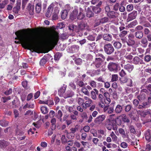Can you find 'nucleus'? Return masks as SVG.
Listing matches in <instances>:
<instances>
[{"label":"nucleus","instance_id":"nucleus-38","mask_svg":"<svg viewBox=\"0 0 151 151\" xmlns=\"http://www.w3.org/2000/svg\"><path fill=\"white\" fill-rule=\"evenodd\" d=\"M23 87L26 90H30L29 87L27 85V81H23L22 83Z\"/></svg>","mask_w":151,"mask_h":151},{"label":"nucleus","instance_id":"nucleus-14","mask_svg":"<svg viewBox=\"0 0 151 151\" xmlns=\"http://www.w3.org/2000/svg\"><path fill=\"white\" fill-rule=\"evenodd\" d=\"M124 68L127 70L129 73H131L134 68V66L133 65L128 63L124 65Z\"/></svg>","mask_w":151,"mask_h":151},{"label":"nucleus","instance_id":"nucleus-3","mask_svg":"<svg viewBox=\"0 0 151 151\" xmlns=\"http://www.w3.org/2000/svg\"><path fill=\"white\" fill-rule=\"evenodd\" d=\"M107 68L110 72H113L114 73H117L120 69V67L119 64L112 62L109 63Z\"/></svg>","mask_w":151,"mask_h":151},{"label":"nucleus","instance_id":"nucleus-8","mask_svg":"<svg viewBox=\"0 0 151 151\" xmlns=\"http://www.w3.org/2000/svg\"><path fill=\"white\" fill-rule=\"evenodd\" d=\"M133 63L135 65L144 64L143 60L138 56L134 57L132 60Z\"/></svg>","mask_w":151,"mask_h":151},{"label":"nucleus","instance_id":"nucleus-19","mask_svg":"<svg viewBox=\"0 0 151 151\" xmlns=\"http://www.w3.org/2000/svg\"><path fill=\"white\" fill-rule=\"evenodd\" d=\"M12 107L13 108H18L20 105V102L17 99L16 100H14L12 102Z\"/></svg>","mask_w":151,"mask_h":151},{"label":"nucleus","instance_id":"nucleus-33","mask_svg":"<svg viewBox=\"0 0 151 151\" xmlns=\"http://www.w3.org/2000/svg\"><path fill=\"white\" fill-rule=\"evenodd\" d=\"M141 42L145 47H146L147 45V40L146 38L143 37L141 40Z\"/></svg>","mask_w":151,"mask_h":151},{"label":"nucleus","instance_id":"nucleus-47","mask_svg":"<svg viewBox=\"0 0 151 151\" xmlns=\"http://www.w3.org/2000/svg\"><path fill=\"white\" fill-rule=\"evenodd\" d=\"M119 76L122 77H123L125 76L127 73L126 71L122 69L119 73Z\"/></svg>","mask_w":151,"mask_h":151},{"label":"nucleus","instance_id":"nucleus-4","mask_svg":"<svg viewBox=\"0 0 151 151\" xmlns=\"http://www.w3.org/2000/svg\"><path fill=\"white\" fill-rule=\"evenodd\" d=\"M104 48L105 52L108 55L112 54L114 51V47L110 43L105 44L104 46Z\"/></svg>","mask_w":151,"mask_h":151},{"label":"nucleus","instance_id":"nucleus-10","mask_svg":"<svg viewBox=\"0 0 151 151\" xmlns=\"http://www.w3.org/2000/svg\"><path fill=\"white\" fill-rule=\"evenodd\" d=\"M107 16L110 19H115L117 17L118 13L114 11H111L106 13Z\"/></svg>","mask_w":151,"mask_h":151},{"label":"nucleus","instance_id":"nucleus-12","mask_svg":"<svg viewBox=\"0 0 151 151\" xmlns=\"http://www.w3.org/2000/svg\"><path fill=\"white\" fill-rule=\"evenodd\" d=\"M50 55L47 54L45 55L43 58L40 60V64L41 65H43L46 63L48 58H49Z\"/></svg>","mask_w":151,"mask_h":151},{"label":"nucleus","instance_id":"nucleus-39","mask_svg":"<svg viewBox=\"0 0 151 151\" xmlns=\"http://www.w3.org/2000/svg\"><path fill=\"white\" fill-rule=\"evenodd\" d=\"M139 19L140 20V23L142 24L144 23H145V22L147 21V18L143 16H140L139 18Z\"/></svg>","mask_w":151,"mask_h":151},{"label":"nucleus","instance_id":"nucleus-21","mask_svg":"<svg viewBox=\"0 0 151 151\" xmlns=\"http://www.w3.org/2000/svg\"><path fill=\"white\" fill-rule=\"evenodd\" d=\"M41 2H39L35 6V11L37 13H39L41 10Z\"/></svg>","mask_w":151,"mask_h":151},{"label":"nucleus","instance_id":"nucleus-22","mask_svg":"<svg viewBox=\"0 0 151 151\" xmlns=\"http://www.w3.org/2000/svg\"><path fill=\"white\" fill-rule=\"evenodd\" d=\"M150 130L148 129L146 131L145 134V136L146 140L149 141H151V136L150 132Z\"/></svg>","mask_w":151,"mask_h":151},{"label":"nucleus","instance_id":"nucleus-58","mask_svg":"<svg viewBox=\"0 0 151 151\" xmlns=\"http://www.w3.org/2000/svg\"><path fill=\"white\" fill-rule=\"evenodd\" d=\"M114 121L116 124L119 125H121L122 124V121L121 120L118 118H117L115 119V120H114Z\"/></svg>","mask_w":151,"mask_h":151},{"label":"nucleus","instance_id":"nucleus-63","mask_svg":"<svg viewBox=\"0 0 151 151\" xmlns=\"http://www.w3.org/2000/svg\"><path fill=\"white\" fill-rule=\"evenodd\" d=\"M130 132L131 133H133L134 134H135L136 131L134 126L132 125H130L129 127Z\"/></svg>","mask_w":151,"mask_h":151},{"label":"nucleus","instance_id":"nucleus-46","mask_svg":"<svg viewBox=\"0 0 151 151\" xmlns=\"http://www.w3.org/2000/svg\"><path fill=\"white\" fill-rule=\"evenodd\" d=\"M127 34V31L126 30H123L120 32L119 34V37H123Z\"/></svg>","mask_w":151,"mask_h":151},{"label":"nucleus","instance_id":"nucleus-34","mask_svg":"<svg viewBox=\"0 0 151 151\" xmlns=\"http://www.w3.org/2000/svg\"><path fill=\"white\" fill-rule=\"evenodd\" d=\"M86 24L84 22H81L78 24V29L79 30H82L85 29Z\"/></svg>","mask_w":151,"mask_h":151},{"label":"nucleus","instance_id":"nucleus-37","mask_svg":"<svg viewBox=\"0 0 151 151\" xmlns=\"http://www.w3.org/2000/svg\"><path fill=\"white\" fill-rule=\"evenodd\" d=\"M148 102H145L143 103L142 107L144 108L147 107L149 105V103H151V97H149L148 98Z\"/></svg>","mask_w":151,"mask_h":151},{"label":"nucleus","instance_id":"nucleus-13","mask_svg":"<svg viewBox=\"0 0 151 151\" xmlns=\"http://www.w3.org/2000/svg\"><path fill=\"white\" fill-rule=\"evenodd\" d=\"M78 14V11L77 10L75 9L71 13L70 18V19L72 20H74L76 19L77 17V15Z\"/></svg>","mask_w":151,"mask_h":151},{"label":"nucleus","instance_id":"nucleus-24","mask_svg":"<svg viewBox=\"0 0 151 151\" xmlns=\"http://www.w3.org/2000/svg\"><path fill=\"white\" fill-rule=\"evenodd\" d=\"M68 11L67 10L65 9L61 12V18L63 19H64L67 17L68 14Z\"/></svg>","mask_w":151,"mask_h":151},{"label":"nucleus","instance_id":"nucleus-6","mask_svg":"<svg viewBox=\"0 0 151 151\" xmlns=\"http://www.w3.org/2000/svg\"><path fill=\"white\" fill-rule=\"evenodd\" d=\"M137 14V12L136 11H133L128 15L127 19V22H129L136 18Z\"/></svg>","mask_w":151,"mask_h":151},{"label":"nucleus","instance_id":"nucleus-59","mask_svg":"<svg viewBox=\"0 0 151 151\" xmlns=\"http://www.w3.org/2000/svg\"><path fill=\"white\" fill-rule=\"evenodd\" d=\"M132 106L131 105H128L125 107V110L126 112H128L131 110L132 108Z\"/></svg>","mask_w":151,"mask_h":151},{"label":"nucleus","instance_id":"nucleus-48","mask_svg":"<svg viewBox=\"0 0 151 151\" xmlns=\"http://www.w3.org/2000/svg\"><path fill=\"white\" fill-rule=\"evenodd\" d=\"M137 24V22L136 20H135L133 21L130 22L128 24V26L129 27H132L134 26H135Z\"/></svg>","mask_w":151,"mask_h":151},{"label":"nucleus","instance_id":"nucleus-60","mask_svg":"<svg viewBox=\"0 0 151 151\" xmlns=\"http://www.w3.org/2000/svg\"><path fill=\"white\" fill-rule=\"evenodd\" d=\"M11 99V97L10 96L8 97H2L1 99V101H3V102L5 103L7 101Z\"/></svg>","mask_w":151,"mask_h":151},{"label":"nucleus","instance_id":"nucleus-1","mask_svg":"<svg viewBox=\"0 0 151 151\" xmlns=\"http://www.w3.org/2000/svg\"><path fill=\"white\" fill-rule=\"evenodd\" d=\"M31 30L30 28L23 29L15 32L17 36L15 40H18L22 42L23 47L32 52H37L39 49V44L42 42L41 37H34V39L30 40L28 39V32Z\"/></svg>","mask_w":151,"mask_h":151},{"label":"nucleus","instance_id":"nucleus-31","mask_svg":"<svg viewBox=\"0 0 151 151\" xmlns=\"http://www.w3.org/2000/svg\"><path fill=\"white\" fill-rule=\"evenodd\" d=\"M131 54L133 55L134 54V53L133 52H132L130 54L127 53L125 56V58L128 60H131L133 58V56Z\"/></svg>","mask_w":151,"mask_h":151},{"label":"nucleus","instance_id":"nucleus-30","mask_svg":"<svg viewBox=\"0 0 151 151\" xmlns=\"http://www.w3.org/2000/svg\"><path fill=\"white\" fill-rule=\"evenodd\" d=\"M115 48L119 49L121 48L122 46V44L121 43L119 42H115L113 44Z\"/></svg>","mask_w":151,"mask_h":151},{"label":"nucleus","instance_id":"nucleus-26","mask_svg":"<svg viewBox=\"0 0 151 151\" xmlns=\"http://www.w3.org/2000/svg\"><path fill=\"white\" fill-rule=\"evenodd\" d=\"M92 9L93 12L96 14L100 13L101 10V8L97 6L93 7Z\"/></svg>","mask_w":151,"mask_h":151},{"label":"nucleus","instance_id":"nucleus-52","mask_svg":"<svg viewBox=\"0 0 151 151\" xmlns=\"http://www.w3.org/2000/svg\"><path fill=\"white\" fill-rule=\"evenodd\" d=\"M137 98L140 101H142L146 98L145 95H138L137 96Z\"/></svg>","mask_w":151,"mask_h":151},{"label":"nucleus","instance_id":"nucleus-43","mask_svg":"<svg viewBox=\"0 0 151 151\" xmlns=\"http://www.w3.org/2000/svg\"><path fill=\"white\" fill-rule=\"evenodd\" d=\"M8 0H4L2 3H0V8L1 9L4 8L5 5L8 4Z\"/></svg>","mask_w":151,"mask_h":151},{"label":"nucleus","instance_id":"nucleus-40","mask_svg":"<svg viewBox=\"0 0 151 151\" xmlns=\"http://www.w3.org/2000/svg\"><path fill=\"white\" fill-rule=\"evenodd\" d=\"M118 76L117 74H113L111 78V81L112 82L116 81L118 80Z\"/></svg>","mask_w":151,"mask_h":151},{"label":"nucleus","instance_id":"nucleus-15","mask_svg":"<svg viewBox=\"0 0 151 151\" xmlns=\"http://www.w3.org/2000/svg\"><path fill=\"white\" fill-rule=\"evenodd\" d=\"M53 8V6L51 5L49 6L46 14L47 17H50L51 16Z\"/></svg>","mask_w":151,"mask_h":151},{"label":"nucleus","instance_id":"nucleus-53","mask_svg":"<svg viewBox=\"0 0 151 151\" xmlns=\"http://www.w3.org/2000/svg\"><path fill=\"white\" fill-rule=\"evenodd\" d=\"M132 81L130 78H128L126 83L128 86L131 87L132 86Z\"/></svg>","mask_w":151,"mask_h":151},{"label":"nucleus","instance_id":"nucleus-23","mask_svg":"<svg viewBox=\"0 0 151 151\" xmlns=\"http://www.w3.org/2000/svg\"><path fill=\"white\" fill-rule=\"evenodd\" d=\"M135 35L136 37L138 39H142L143 37V32L141 31H138L135 32Z\"/></svg>","mask_w":151,"mask_h":151},{"label":"nucleus","instance_id":"nucleus-11","mask_svg":"<svg viewBox=\"0 0 151 151\" xmlns=\"http://www.w3.org/2000/svg\"><path fill=\"white\" fill-rule=\"evenodd\" d=\"M20 1H17L16 6L13 8V11L15 14H17L21 8Z\"/></svg>","mask_w":151,"mask_h":151},{"label":"nucleus","instance_id":"nucleus-9","mask_svg":"<svg viewBox=\"0 0 151 151\" xmlns=\"http://www.w3.org/2000/svg\"><path fill=\"white\" fill-rule=\"evenodd\" d=\"M105 116L104 115H100L95 119L94 122L96 124H99L105 119Z\"/></svg>","mask_w":151,"mask_h":151},{"label":"nucleus","instance_id":"nucleus-42","mask_svg":"<svg viewBox=\"0 0 151 151\" xmlns=\"http://www.w3.org/2000/svg\"><path fill=\"white\" fill-rule=\"evenodd\" d=\"M40 109L42 112L44 114H46L48 112L47 108L46 107L42 106Z\"/></svg>","mask_w":151,"mask_h":151},{"label":"nucleus","instance_id":"nucleus-16","mask_svg":"<svg viewBox=\"0 0 151 151\" xmlns=\"http://www.w3.org/2000/svg\"><path fill=\"white\" fill-rule=\"evenodd\" d=\"M67 86V85L63 84V86L58 89V94H63L66 91Z\"/></svg>","mask_w":151,"mask_h":151},{"label":"nucleus","instance_id":"nucleus-7","mask_svg":"<svg viewBox=\"0 0 151 151\" xmlns=\"http://www.w3.org/2000/svg\"><path fill=\"white\" fill-rule=\"evenodd\" d=\"M114 120L112 119H108L105 123V125L106 128L109 130H111L113 127Z\"/></svg>","mask_w":151,"mask_h":151},{"label":"nucleus","instance_id":"nucleus-25","mask_svg":"<svg viewBox=\"0 0 151 151\" xmlns=\"http://www.w3.org/2000/svg\"><path fill=\"white\" fill-rule=\"evenodd\" d=\"M71 52L74 53L78 52L79 49V47L78 45H73L71 47Z\"/></svg>","mask_w":151,"mask_h":151},{"label":"nucleus","instance_id":"nucleus-28","mask_svg":"<svg viewBox=\"0 0 151 151\" xmlns=\"http://www.w3.org/2000/svg\"><path fill=\"white\" fill-rule=\"evenodd\" d=\"M8 123L7 121H6L4 119H2L0 121V125L3 127H5L8 125Z\"/></svg>","mask_w":151,"mask_h":151},{"label":"nucleus","instance_id":"nucleus-51","mask_svg":"<svg viewBox=\"0 0 151 151\" xmlns=\"http://www.w3.org/2000/svg\"><path fill=\"white\" fill-rule=\"evenodd\" d=\"M34 107V104H29L28 103H27L23 107V109H25L27 108H33Z\"/></svg>","mask_w":151,"mask_h":151},{"label":"nucleus","instance_id":"nucleus-2","mask_svg":"<svg viewBox=\"0 0 151 151\" xmlns=\"http://www.w3.org/2000/svg\"><path fill=\"white\" fill-rule=\"evenodd\" d=\"M58 38L59 33L56 31H53L49 35V39L46 42V45L54 47L57 45Z\"/></svg>","mask_w":151,"mask_h":151},{"label":"nucleus","instance_id":"nucleus-32","mask_svg":"<svg viewBox=\"0 0 151 151\" xmlns=\"http://www.w3.org/2000/svg\"><path fill=\"white\" fill-rule=\"evenodd\" d=\"M127 42L129 46H132L135 43V42L134 39L131 38H129Z\"/></svg>","mask_w":151,"mask_h":151},{"label":"nucleus","instance_id":"nucleus-35","mask_svg":"<svg viewBox=\"0 0 151 151\" xmlns=\"http://www.w3.org/2000/svg\"><path fill=\"white\" fill-rule=\"evenodd\" d=\"M93 15L94 13L91 10V9L88 8L87 12V16L89 18H90L93 16Z\"/></svg>","mask_w":151,"mask_h":151},{"label":"nucleus","instance_id":"nucleus-61","mask_svg":"<svg viewBox=\"0 0 151 151\" xmlns=\"http://www.w3.org/2000/svg\"><path fill=\"white\" fill-rule=\"evenodd\" d=\"M67 136L68 139H73L74 137V135H73V134L71 132L69 133L68 132Z\"/></svg>","mask_w":151,"mask_h":151},{"label":"nucleus","instance_id":"nucleus-27","mask_svg":"<svg viewBox=\"0 0 151 151\" xmlns=\"http://www.w3.org/2000/svg\"><path fill=\"white\" fill-rule=\"evenodd\" d=\"M147 52L145 54L144 60L146 62H148L151 60V55L150 54L146 55Z\"/></svg>","mask_w":151,"mask_h":151},{"label":"nucleus","instance_id":"nucleus-29","mask_svg":"<svg viewBox=\"0 0 151 151\" xmlns=\"http://www.w3.org/2000/svg\"><path fill=\"white\" fill-rule=\"evenodd\" d=\"M122 106L120 105H118L116 107L115 109V111L116 113H120L122 110Z\"/></svg>","mask_w":151,"mask_h":151},{"label":"nucleus","instance_id":"nucleus-44","mask_svg":"<svg viewBox=\"0 0 151 151\" xmlns=\"http://www.w3.org/2000/svg\"><path fill=\"white\" fill-rule=\"evenodd\" d=\"M88 84L93 88H94L96 86V83L94 80H91L89 81Z\"/></svg>","mask_w":151,"mask_h":151},{"label":"nucleus","instance_id":"nucleus-45","mask_svg":"<svg viewBox=\"0 0 151 151\" xmlns=\"http://www.w3.org/2000/svg\"><path fill=\"white\" fill-rule=\"evenodd\" d=\"M133 5L132 4L128 5L127 6L126 9L127 12H130L132 11L133 9Z\"/></svg>","mask_w":151,"mask_h":151},{"label":"nucleus","instance_id":"nucleus-55","mask_svg":"<svg viewBox=\"0 0 151 151\" xmlns=\"http://www.w3.org/2000/svg\"><path fill=\"white\" fill-rule=\"evenodd\" d=\"M84 17V15L83 13L81 12H80L78 15L77 17V18L78 19H82Z\"/></svg>","mask_w":151,"mask_h":151},{"label":"nucleus","instance_id":"nucleus-49","mask_svg":"<svg viewBox=\"0 0 151 151\" xmlns=\"http://www.w3.org/2000/svg\"><path fill=\"white\" fill-rule=\"evenodd\" d=\"M75 63L77 65H81L82 62V60L80 58H78L76 59L75 60Z\"/></svg>","mask_w":151,"mask_h":151},{"label":"nucleus","instance_id":"nucleus-17","mask_svg":"<svg viewBox=\"0 0 151 151\" xmlns=\"http://www.w3.org/2000/svg\"><path fill=\"white\" fill-rule=\"evenodd\" d=\"M9 144V143L4 139L0 140V147L1 148H5Z\"/></svg>","mask_w":151,"mask_h":151},{"label":"nucleus","instance_id":"nucleus-56","mask_svg":"<svg viewBox=\"0 0 151 151\" xmlns=\"http://www.w3.org/2000/svg\"><path fill=\"white\" fill-rule=\"evenodd\" d=\"M149 94V91L146 89H143L140 91V94Z\"/></svg>","mask_w":151,"mask_h":151},{"label":"nucleus","instance_id":"nucleus-36","mask_svg":"<svg viewBox=\"0 0 151 151\" xmlns=\"http://www.w3.org/2000/svg\"><path fill=\"white\" fill-rule=\"evenodd\" d=\"M62 55L61 53L59 52H57L55 55L54 56V59L55 61L58 60L61 56Z\"/></svg>","mask_w":151,"mask_h":151},{"label":"nucleus","instance_id":"nucleus-64","mask_svg":"<svg viewBox=\"0 0 151 151\" xmlns=\"http://www.w3.org/2000/svg\"><path fill=\"white\" fill-rule=\"evenodd\" d=\"M61 140L62 143L67 142V139L66 138L65 136L64 135H62Z\"/></svg>","mask_w":151,"mask_h":151},{"label":"nucleus","instance_id":"nucleus-57","mask_svg":"<svg viewBox=\"0 0 151 151\" xmlns=\"http://www.w3.org/2000/svg\"><path fill=\"white\" fill-rule=\"evenodd\" d=\"M109 20L108 17H104L100 20V22L101 23H104L108 22Z\"/></svg>","mask_w":151,"mask_h":151},{"label":"nucleus","instance_id":"nucleus-5","mask_svg":"<svg viewBox=\"0 0 151 151\" xmlns=\"http://www.w3.org/2000/svg\"><path fill=\"white\" fill-rule=\"evenodd\" d=\"M103 60L100 58H96L94 61L91 64L95 65L96 68H100L101 67Z\"/></svg>","mask_w":151,"mask_h":151},{"label":"nucleus","instance_id":"nucleus-50","mask_svg":"<svg viewBox=\"0 0 151 151\" xmlns=\"http://www.w3.org/2000/svg\"><path fill=\"white\" fill-rule=\"evenodd\" d=\"M22 89L20 88H17L14 89L13 90L14 93L17 94H20L21 93V91Z\"/></svg>","mask_w":151,"mask_h":151},{"label":"nucleus","instance_id":"nucleus-62","mask_svg":"<svg viewBox=\"0 0 151 151\" xmlns=\"http://www.w3.org/2000/svg\"><path fill=\"white\" fill-rule=\"evenodd\" d=\"M119 3H116L113 6V9L115 11H117L119 9Z\"/></svg>","mask_w":151,"mask_h":151},{"label":"nucleus","instance_id":"nucleus-18","mask_svg":"<svg viewBox=\"0 0 151 151\" xmlns=\"http://www.w3.org/2000/svg\"><path fill=\"white\" fill-rule=\"evenodd\" d=\"M27 9L29 10V14L31 15H33L34 14V6L30 3H29L27 6Z\"/></svg>","mask_w":151,"mask_h":151},{"label":"nucleus","instance_id":"nucleus-20","mask_svg":"<svg viewBox=\"0 0 151 151\" xmlns=\"http://www.w3.org/2000/svg\"><path fill=\"white\" fill-rule=\"evenodd\" d=\"M103 38L104 40L110 42L112 40V36L109 34H104L103 35Z\"/></svg>","mask_w":151,"mask_h":151},{"label":"nucleus","instance_id":"nucleus-54","mask_svg":"<svg viewBox=\"0 0 151 151\" xmlns=\"http://www.w3.org/2000/svg\"><path fill=\"white\" fill-rule=\"evenodd\" d=\"M122 119L123 121L125 122L129 123V120L127 118L126 115L124 114L122 115Z\"/></svg>","mask_w":151,"mask_h":151},{"label":"nucleus","instance_id":"nucleus-41","mask_svg":"<svg viewBox=\"0 0 151 151\" xmlns=\"http://www.w3.org/2000/svg\"><path fill=\"white\" fill-rule=\"evenodd\" d=\"M77 85L80 87H83L85 86L86 84L84 83L82 81H80L77 82Z\"/></svg>","mask_w":151,"mask_h":151}]
</instances>
